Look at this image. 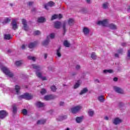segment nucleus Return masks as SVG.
I'll list each match as a JSON object with an SVG mask.
<instances>
[{
  "label": "nucleus",
  "mask_w": 130,
  "mask_h": 130,
  "mask_svg": "<svg viewBox=\"0 0 130 130\" xmlns=\"http://www.w3.org/2000/svg\"><path fill=\"white\" fill-rule=\"evenodd\" d=\"M32 67L33 69H35V70H36V73L37 77H38V78H40V79L41 78H42V74L40 73V70H41V68H40V66H37L35 64H34L32 65Z\"/></svg>",
  "instance_id": "f257e3e1"
},
{
  "label": "nucleus",
  "mask_w": 130,
  "mask_h": 130,
  "mask_svg": "<svg viewBox=\"0 0 130 130\" xmlns=\"http://www.w3.org/2000/svg\"><path fill=\"white\" fill-rule=\"evenodd\" d=\"M1 70L8 77L10 78H13V77H14V74H13L7 67H3L1 68Z\"/></svg>",
  "instance_id": "f03ea898"
},
{
  "label": "nucleus",
  "mask_w": 130,
  "mask_h": 130,
  "mask_svg": "<svg viewBox=\"0 0 130 130\" xmlns=\"http://www.w3.org/2000/svg\"><path fill=\"white\" fill-rule=\"evenodd\" d=\"M82 108L81 106H77L71 109V112L72 113H78Z\"/></svg>",
  "instance_id": "7ed1b4c3"
},
{
  "label": "nucleus",
  "mask_w": 130,
  "mask_h": 130,
  "mask_svg": "<svg viewBox=\"0 0 130 130\" xmlns=\"http://www.w3.org/2000/svg\"><path fill=\"white\" fill-rule=\"evenodd\" d=\"M20 98H22L23 99H26V100H30V99L33 98V96L28 92H26L23 95H20Z\"/></svg>",
  "instance_id": "20e7f679"
},
{
  "label": "nucleus",
  "mask_w": 130,
  "mask_h": 130,
  "mask_svg": "<svg viewBox=\"0 0 130 130\" xmlns=\"http://www.w3.org/2000/svg\"><path fill=\"white\" fill-rule=\"evenodd\" d=\"M98 25H102V26L106 27L108 25V20L105 19L103 21H99L97 22Z\"/></svg>",
  "instance_id": "39448f33"
},
{
  "label": "nucleus",
  "mask_w": 130,
  "mask_h": 130,
  "mask_svg": "<svg viewBox=\"0 0 130 130\" xmlns=\"http://www.w3.org/2000/svg\"><path fill=\"white\" fill-rule=\"evenodd\" d=\"M56 98V95H46L44 97L45 100H52V99H55Z\"/></svg>",
  "instance_id": "423d86ee"
},
{
  "label": "nucleus",
  "mask_w": 130,
  "mask_h": 130,
  "mask_svg": "<svg viewBox=\"0 0 130 130\" xmlns=\"http://www.w3.org/2000/svg\"><path fill=\"white\" fill-rule=\"evenodd\" d=\"M11 25L12 26V28L13 29V30H16L18 29V25H17V20H16V19L12 20Z\"/></svg>",
  "instance_id": "0eeeda50"
},
{
  "label": "nucleus",
  "mask_w": 130,
  "mask_h": 130,
  "mask_svg": "<svg viewBox=\"0 0 130 130\" xmlns=\"http://www.w3.org/2000/svg\"><path fill=\"white\" fill-rule=\"evenodd\" d=\"M62 18V15L59 14V15L54 14L52 16L51 21H53V20H55L56 19H61Z\"/></svg>",
  "instance_id": "6e6552de"
},
{
  "label": "nucleus",
  "mask_w": 130,
  "mask_h": 130,
  "mask_svg": "<svg viewBox=\"0 0 130 130\" xmlns=\"http://www.w3.org/2000/svg\"><path fill=\"white\" fill-rule=\"evenodd\" d=\"M22 24L23 25V28L25 31H28V26L27 25V21L24 19H22Z\"/></svg>",
  "instance_id": "1a4fd4ad"
},
{
  "label": "nucleus",
  "mask_w": 130,
  "mask_h": 130,
  "mask_svg": "<svg viewBox=\"0 0 130 130\" xmlns=\"http://www.w3.org/2000/svg\"><path fill=\"white\" fill-rule=\"evenodd\" d=\"M114 90L115 91V92H116L117 93H118L119 94H123V90L119 87H117V86H114Z\"/></svg>",
  "instance_id": "9d476101"
},
{
  "label": "nucleus",
  "mask_w": 130,
  "mask_h": 130,
  "mask_svg": "<svg viewBox=\"0 0 130 130\" xmlns=\"http://www.w3.org/2000/svg\"><path fill=\"white\" fill-rule=\"evenodd\" d=\"M20 90H21V87H20L19 85H15V89L12 90V93H15V94H17L18 95V94H19L20 92Z\"/></svg>",
  "instance_id": "9b49d317"
},
{
  "label": "nucleus",
  "mask_w": 130,
  "mask_h": 130,
  "mask_svg": "<svg viewBox=\"0 0 130 130\" xmlns=\"http://www.w3.org/2000/svg\"><path fill=\"white\" fill-rule=\"evenodd\" d=\"M8 115V113L5 111H0V118H5Z\"/></svg>",
  "instance_id": "f8f14e48"
},
{
  "label": "nucleus",
  "mask_w": 130,
  "mask_h": 130,
  "mask_svg": "<svg viewBox=\"0 0 130 130\" xmlns=\"http://www.w3.org/2000/svg\"><path fill=\"white\" fill-rule=\"evenodd\" d=\"M53 6H54V3L52 1H50L47 4L45 5V9H46V10H48V7H53Z\"/></svg>",
  "instance_id": "ddd939ff"
},
{
  "label": "nucleus",
  "mask_w": 130,
  "mask_h": 130,
  "mask_svg": "<svg viewBox=\"0 0 130 130\" xmlns=\"http://www.w3.org/2000/svg\"><path fill=\"white\" fill-rule=\"evenodd\" d=\"M68 118V116L67 115H62L58 117L56 119L58 121H62V120H64V119H67Z\"/></svg>",
  "instance_id": "4468645a"
},
{
  "label": "nucleus",
  "mask_w": 130,
  "mask_h": 130,
  "mask_svg": "<svg viewBox=\"0 0 130 130\" xmlns=\"http://www.w3.org/2000/svg\"><path fill=\"white\" fill-rule=\"evenodd\" d=\"M62 28L63 31V35H64V34H66V32H67V22H63V23H62Z\"/></svg>",
  "instance_id": "2eb2a0df"
},
{
  "label": "nucleus",
  "mask_w": 130,
  "mask_h": 130,
  "mask_svg": "<svg viewBox=\"0 0 130 130\" xmlns=\"http://www.w3.org/2000/svg\"><path fill=\"white\" fill-rule=\"evenodd\" d=\"M121 122V119H119V118H115L113 121V123L116 125L119 124V123H120Z\"/></svg>",
  "instance_id": "dca6fc26"
},
{
  "label": "nucleus",
  "mask_w": 130,
  "mask_h": 130,
  "mask_svg": "<svg viewBox=\"0 0 130 130\" xmlns=\"http://www.w3.org/2000/svg\"><path fill=\"white\" fill-rule=\"evenodd\" d=\"M61 26V22L59 21H56L54 22V28L56 29H59Z\"/></svg>",
  "instance_id": "f3484780"
},
{
  "label": "nucleus",
  "mask_w": 130,
  "mask_h": 130,
  "mask_svg": "<svg viewBox=\"0 0 130 130\" xmlns=\"http://www.w3.org/2000/svg\"><path fill=\"white\" fill-rule=\"evenodd\" d=\"M37 45V42H34L33 43H30L28 45L29 48H34Z\"/></svg>",
  "instance_id": "a211bd4d"
},
{
  "label": "nucleus",
  "mask_w": 130,
  "mask_h": 130,
  "mask_svg": "<svg viewBox=\"0 0 130 130\" xmlns=\"http://www.w3.org/2000/svg\"><path fill=\"white\" fill-rule=\"evenodd\" d=\"M68 23L69 26H73L74 24H75V20L73 18H70L68 20Z\"/></svg>",
  "instance_id": "6ab92c4d"
},
{
  "label": "nucleus",
  "mask_w": 130,
  "mask_h": 130,
  "mask_svg": "<svg viewBox=\"0 0 130 130\" xmlns=\"http://www.w3.org/2000/svg\"><path fill=\"white\" fill-rule=\"evenodd\" d=\"M83 116L76 117V122L77 123H81V122H82V121H83Z\"/></svg>",
  "instance_id": "aec40b11"
},
{
  "label": "nucleus",
  "mask_w": 130,
  "mask_h": 130,
  "mask_svg": "<svg viewBox=\"0 0 130 130\" xmlns=\"http://www.w3.org/2000/svg\"><path fill=\"white\" fill-rule=\"evenodd\" d=\"M108 27L109 28H110V29H111L112 30H116L117 29L116 25L113 24H110L108 25Z\"/></svg>",
  "instance_id": "412c9836"
},
{
  "label": "nucleus",
  "mask_w": 130,
  "mask_h": 130,
  "mask_svg": "<svg viewBox=\"0 0 130 130\" xmlns=\"http://www.w3.org/2000/svg\"><path fill=\"white\" fill-rule=\"evenodd\" d=\"M48 43H49V37H47V39L44 42H43V45H48Z\"/></svg>",
  "instance_id": "4be33fe9"
},
{
  "label": "nucleus",
  "mask_w": 130,
  "mask_h": 130,
  "mask_svg": "<svg viewBox=\"0 0 130 130\" xmlns=\"http://www.w3.org/2000/svg\"><path fill=\"white\" fill-rule=\"evenodd\" d=\"M36 105H37V107H39V108H40V107H44V103H41L40 102H38L36 103Z\"/></svg>",
  "instance_id": "5701e85b"
},
{
  "label": "nucleus",
  "mask_w": 130,
  "mask_h": 130,
  "mask_svg": "<svg viewBox=\"0 0 130 130\" xmlns=\"http://www.w3.org/2000/svg\"><path fill=\"white\" fill-rule=\"evenodd\" d=\"M83 31L84 35H87V34H89V32H90V30H89V28H88L87 27H84L83 28Z\"/></svg>",
  "instance_id": "b1692460"
},
{
  "label": "nucleus",
  "mask_w": 130,
  "mask_h": 130,
  "mask_svg": "<svg viewBox=\"0 0 130 130\" xmlns=\"http://www.w3.org/2000/svg\"><path fill=\"white\" fill-rule=\"evenodd\" d=\"M87 92H88V88H84L81 91L80 95H83V94H85V93H87Z\"/></svg>",
  "instance_id": "393cba45"
},
{
  "label": "nucleus",
  "mask_w": 130,
  "mask_h": 130,
  "mask_svg": "<svg viewBox=\"0 0 130 130\" xmlns=\"http://www.w3.org/2000/svg\"><path fill=\"white\" fill-rule=\"evenodd\" d=\"M18 112V109H17V106L16 105H13V112L14 114H16V113Z\"/></svg>",
  "instance_id": "a878e982"
},
{
  "label": "nucleus",
  "mask_w": 130,
  "mask_h": 130,
  "mask_svg": "<svg viewBox=\"0 0 130 130\" xmlns=\"http://www.w3.org/2000/svg\"><path fill=\"white\" fill-rule=\"evenodd\" d=\"M45 122H46V119L40 120L37 122V124H44Z\"/></svg>",
  "instance_id": "bb28decb"
},
{
  "label": "nucleus",
  "mask_w": 130,
  "mask_h": 130,
  "mask_svg": "<svg viewBox=\"0 0 130 130\" xmlns=\"http://www.w3.org/2000/svg\"><path fill=\"white\" fill-rule=\"evenodd\" d=\"M56 55L58 57L61 56V53H60V47H59L56 50Z\"/></svg>",
  "instance_id": "cd10ccee"
},
{
  "label": "nucleus",
  "mask_w": 130,
  "mask_h": 130,
  "mask_svg": "<svg viewBox=\"0 0 130 130\" xmlns=\"http://www.w3.org/2000/svg\"><path fill=\"white\" fill-rule=\"evenodd\" d=\"M38 23H43L45 22V18L44 17H40L38 19Z\"/></svg>",
  "instance_id": "c85d7f7f"
},
{
  "label": "nucleus",
  "mask_w": 130,
  "mask_h": 130,
  "mask_svg": "<svg viewBox=\"0 0 130 130\" xmlns=\"http://www.w3.org/2000/svg\"><path fill=\"white\" fill-rule=\"evenodd\" d=\"M4 38L7 40H10L12 39V37L10 34H5L4 36Z\"/></svg>",
  "instance_id": "c756f323"
},
{
  "label": "nucleus",
  "mask_w": 130,
  "mask_h": 130,
  "mask_svg": "<svg viewBox=\"0 0 130 130\" xmlns=\"http://www.w3.org/2000/svg\"><path fill=\"white\" fill-rule=\"evenodd\" d=\"M113 71L111 70H105L103 71V73L104 74H111V73H113Z\"/></svg>",
  "instance_id": "7c9ffc66"
},
{
  "label": "nucleus",
  "mask_w": 130,
  "mask_h": 130,
  "mask_svg": "<svg viewBox=\"0 0 130 130\" xmlns=\"http://www.w3.org/2000/svg\"><path fill=\"white\" fill-rule=\"evenodd\" d=\"M98 99H99V101H100V102H103L105 100L104 99V96H103V95L99 96L98 97Z\"/></svg>",
  "instance_id": "2f4dec72"
},
{
  "label": "nucleus",
  "mask_w": 130,
  "mask_h": 130,
  "mask_svg": "<svg viewBox=\"0 0 130 130\" xmlns=\"http://www.w3.org/2000/svg\"><path fill=\"white\" fill-rule=\"evenodd\" d=\"M88 115L92 117L93 115H94V111H92V110L90 109L88 110Z\"/></svg>",
  "instance_id": "473e14b6"
},
{
  "label": "nucleus",
  "mask_w": 130,
  "mask_h": 130,
  "mask_svg": "<svg viewBox=\"0 0 130 130\" xmlns=\"http://www.w3.org/2000/svg\"><path fill=\"white\" fill-rule=\"evenodd\" d=\"M63 45L66 47H70V44L69 43V42H68V41H64L63 42Z\"/></svg>",
  "instance_id": "72a5a7b5"
},
{
  "label": "nucleus",
  "mask_w": 130,
  "mask_h": 130,
  "mask_svg": "<svg viewBox=\"0 0 130 130\" xmlns=\"http://www.w3.org/2000/svg\"><path fill=\"white\" fill-rule=\"evenodd\" d=\"M9 22H11V19L9 18H6L5 19L4 21H3V24H7Z\"/></svg>",
  "instance_id": "f704fd0d"
},
{
  "label": "nucleus",
  "mask_w": 130,
  "mask_h": 130,
  "mask_svg": "<svg viewBox=\"0 0 130 130\" xmlns=\"http://www.w3.org/2000/svg\"><path fill=\"white\" fill-rule=\"evenodd\" d=\"M80 80L77 81V83H76L74 85V89H77V88H78V87L80 86Z\"/></svg>",
  "instance_id": "c9c22d12"
},
{
  "label": "nucleus",
  "mask_w": 130,
  "mask_h": 130,
  "mask_svg": "<svg viewBox=\"0 0 130 130\" xmlns=\"http://www.w3.org/2000/svg\"><path fill=\"white\" fill-rule=\"evenodd\" d=\"M108 3H105L103 5V9H108Z\"/></svg>",
  "instance_id": "e433bc0d"
},
{
  "label": "nucleus",
  "mask_w": 130,
  "mask_h": 130,
  "mask_svg": "<svg viewBox=\"0 0 130 130\" xmlns=\"http://www.w3.org/2000/svg\"><path fill=\"white\" fill-rule=\"evenodd\" d=\"M51 90L53 92H56V87H55V85H53L51 86Z\"/></svg>",
  "instance_id": "4c0bfd02"
},
{
  "label": "nucleus",
  "mask_w": 130,
  "mask_h": 130,
  "mask_svg": "<svg viewBox=\"0 0 130 130\" xmlns=\"http://www.w3.org/2000/svg\"><path fill=\"white\" fill-rule=\"evenodd\" d=\"M28 59H30V60H32L33 61H35V57L28 56L27 57Z\"/></svg>",
  "instance_id": "58836bf2"
},
{
  "label": "nucleus",
  "mask_w": 130,
  "mask_h": 130,
  "mask_svg": "<svg viewBox=\"0 0 130 130\" xmlns=\"http://www.w3.org/2000/svg\"><path fill=\"white\" fill-rule=\"evenodd\" d=\"M91 58H92V59H96V54H95L94 52H93L91 55Z\"/></svg>",
  "instance_id": "ea45409f"
},
{
  "label": "nucleus",
  "mask_w": 130,
  "mask_h": 130,
  "mask_svg": "<svg viewBox=\"0 0 130 130\" xmlns=\"http://www.w3.org/2000/svg\"><path fill=\"white\" fill-rule=\"evenodd\" d=\"M15 64H16V66H17V67H19V66H21V64H22V61H17L15 62Z\"/></svg>",
  "instance_id": "a19ab883"
},
{
  "label": "nucleus",
  "mask_w": 130,
  "mask_h": 130,
  "mask_svg": "<svg viewBox=\"0 0 130 130\" xmlns=\"http://www.w3.org/2000/svg\"><path fill=\"white\" fill-rule=\"evenodd\" d=\"M45 93H46V89L44 88L42 89L41 91V94H42V95H44Z\"/></svg>",
  "instance_id": "79ce46f5"
},
{
  "label": "nucleus",
  "mask_w": 130,
  "mask_h": 130,
  "mask_svg": "<svg viewBox=\"0 0 130 130\" xmlns=\"http://www.w3.org/2000/svg\"><path fill=\"white\" fill-rule=\"evenodd\" d=\"M22 112L24 115H26V114L28 113V111L25 109L22 110Z\"/></svg>",
  "instance_id": "37998d69"
},
{
  "label": "nucleus",
  "mask_w": 130,
  "mask_h": 130,
  "mask_svg": "<svg viewBox=\"0 0 130 130\" xmlns=\"http://www.w3.org/2000/svg\"><path fill=\"white\" fill-rule=\"evenodd\" d=\"M49 37V38H51V39H53V38H54V37H55V35H54V34H50V35L49 36H48Z\"/></svg>",
  "instance_id": "c03bdc74"
},
{
  "label": "nucleus",
  "mask_w": 130,
  "mask_h": 130,
  "mask_svg": "<svg viewBox=\"0 0 130 130\" xmlns=\"http://www.w3.org/2000/svg\"><path fill=\"white\" fill-rule=\"evenodd\" d=\"M34 34L35 35H39V34H40V31L36 30V31L34 32Z\"/></svg>",
  "instance_id": "a18cd8bd"
},
{
  "label": "nucleus",
  "mask_w": 130,
  "mask_h": 130,
  "mask_svg": "<svg viewBox=\"0 0 130 130\" xmlns=\"http://www.w3.org/2000/svg\"><path fill=\"white\" fill-rule=\"evenodd\" d=\"M123 50L122 49L118 50V53L120 54H122Z\"/></svg>",
  "instance_id": "49530a36"
},
{
  "label": "nucleus",
  "mask_w": 130,
  "mask_h": 130,
  "mask_svg": "<svg viewBox=\"0 0 130 130\" xmlns=\"http://www.w3.org/2000/svg\"><path fill=\"white\" fill-rule=\"evenodd\" d=\"M127 57H128V59H130V49L128 50Z\"/></svg>",
  "instance_id": "de8ad7c7"
},
{
  "label": "nucleus",
  "mask_w": 130,
  "mask_h": 130,
  "mask_svg": "<svg viewBox=\"0 0 130 130\" xmlns=\"http://www.w3.org/2000/svg\"><path fill=\"white\" fill-rule=\"evenodd\" d=\"M27 5H28L29 7H31V6H32V5H33V2H28V3H27Z\"/></svg>",
  "instance_id": "09e8293b"
},
{
  "label": "nucleus",
  "mask_w": 130,
  "mask_h": 130,
  "mask_svg": "<svg viewBox=\"0 0 130 130\" xmlns=\"http://www.w3.org/2000/svg\"><path fill=\"white\" fill-rule=\"evenodd\" d=\"M60 106H63L64 105V103L63 102H60L59 103Z\"/></svg>",
  "instance_id": "8fccbe9b"
},
{
  "label": "nucleus",
  "mask_w": 130,
  "mask_h": 130,
  "mask_svg": "<svg viewBox=\"0 0 130 130\" xmlns=\"http://www.w3.org/2000/svg\"><path fill=\"white\" fill-rule=\"evenodd\" d=\"M80 68H81V67L79 65H77L76 67V70H80Z\"/></svg>",
  "instance_id": "3c124183"
},
{
  "label": "nucleus",
  "mask_w": 130,
  "mask_h": 130,
  "mask_svg": "<svg viewBox=\"0 0 130 130\" xmlns=\"http://www.w3.org/2000/svg\"><path fill=\"white\" fill-rule=\"evenodd\" d=\"M41 79H42V81H46V77H42L41 78Z\"/></svg>",
  "instance_id": "603ef678"
},
{
  "label": "nucleus",
  "mask_w": 130,
  "mask_h": 130,
  "mask_svg": "<svg viewBox=\"0 0 130 130\" xmlns=\"http://www.w3.org/2000/svg\"><path fill=\"white\" fill-rule=\"evenodd\" d=\"M118 80V78H117V77H114L113 79V81H114V82L117 81Z\"/></svg>",
  "instance_id": "864d4df0"
},
{
  "label": "nucleus",
  "mask_w": 130,
  "mask_h": 130,
  "mask_svg": "<svg viewBox=\"0 0 130 130\" xmlns=\"http://www.w3.org/2000/svg\"><path fill=\"white\" fill-rule=\"evenodd\" d=\"M121 46H126V43H122L121 44Z\"/></svg>",
  "instance_id": "5fc2aeb1"
},
{
  "label": "nucleus",
  "mask_w": 130,
  "mask_h": 130,
  "mask_svg": "<svg viewBox=\"0 0 130 130\" xmlns=\"http://www.w3.org/2000/svg\"><path fill=\"white\" fill-rule=\"evenodd\" d=\"M21 48H22V49H25V45H22V46H21Z\"/></svg>",
  "instance_id": "6e6d98bb"
},
{
  "label": "nucleus",
  "mask_w": 130,
  "mask_h": 130,
  "mask_svg": "<svg viewBox=\"0 0 130 130\" xmlns=\"http://www.w3.org/2000/svg\"><path fill=\"white\" fill-rule=\"evenodd\" d=\"M104 119H105L106 120H108V119H109V118H108V116H106L104 117Z\"/></svg>",
  "instance_id": "4d7b16f0"
},
{
  "label": "nucleus",
  "mask_w": 130,
  "mask_h": 130,
  "mask_svg": "<svg viewBox=\"0 0 130 130\" xmlns=\"http://www.w3.org/2000/svg\"><path fill=\"white\" fill-rule=\"evenodd\" d=\"M44 58L45 59H46V58H47V54H45V55H44Z\"/></svg>",
  "instance_id": "13d9d810"
},
{
  "label": "nucleus",
  "mask_w": 130,
  "mask_h": 130,
  "mask_svg": "<svg viewBox=\"0 0 130 130\" xmlns=\"http://www.w3.org/2000/svg\"><path fill=\"white\" fill-rule=\"evenodd\" d=\"M119 55L117 53L115 54V57H118Z\"/></svg>",
  "instance_id": "bf43d9fd"
},
{
  "label": "nucleus",
  "mask_w": 130,
  "mask_h": 130,
  "mask_svg": "<svg viewBox=\"0 0 130 130\" xmlns=\"http://www.w3.org/2000/svg\"><path fill=\"white\" fill-rule=\"evenodd\" d=\"M31 11H32V12H36V8H32Z\"/></svg>",
  "instance_id": "052dcab7"
},
{
  "label": "nucleus",
  "mask_w": 130,
  "mask_h": 130,
  "mask_svg": "<svg viewBox=\"0 0 130 130\" xmlns=\"http://www.w3.org/2000/svg\"><path fill=\"white\" fill-rule=\"evenodd\" d=\"M86 3H87V4H90V3H91V1L90 0H86Z\"/></svg>",
  "instance_id": "680f3d73"
},
{
  "label": "nucleus",
  "mask_w": 130,
  "mask_h": 130,
  "mask_svg": "<svg viewBox=\"0 0 130 130\" xmlns=\"http://www.w3.org/2000/svg\"><path fill=\"white\" fill-rule=\"evenodd\" d=\"M127 12H130V6L128 7V8L127 9Z\"/></svg>",
  "instance_id": "e2e57ef3"
},
{
  "label": "nucleus",
  "mask_w": 130,
  "mask_h": 130,
  "mask_svg": "<svg viewBox=\"0 0 130 130\" xmlns=\"http://www.w3.org/2000/svg\"><path fill=\"white\" fill-rule=\"evenodd\" d=\"M123 105V104H122V103H119V106H122Z\"/></svg>",
  "instance_id": "0e129e2a"
},
{
  "label": "nucleus",
  "mask_w": 130,
  "mask_h": 130,
  "mask_svg": "<svg viewBox=\"0 0 130 130\" xmlns=\"http://www.w3.org/2000/svg\"><path fill=\"white\" fill-rule=\"evenodd\" d=\"M95 82H97L98 83L100 82L99 80H98V79H95Z\"/></svg>",
  "instance_id": "69168bd1"
},
{
  "label": "nucleus",
  "mask_w": 130,
  "mask_h": 130,
  "mask_svg": "<svg viewBox=\"0 0 130 130\" xmlns=\"http://www.w3.org/2000/svg\"><path fill=\"white\" fill-rule=\"evenodd\" d=\"M8 52H11V50H8Z\"/></svg>",
  "instance_id": "338daca9"
},
{
  "label": "nucleus",
  "mask_w": 130,
  "mask_h": 130,
  "mask_svg": "<svg viewBox=\"0 0 130 130\" xmlns=\"http://www.w3.org/2000/svg\"><path fill=\"white\" fill-rule=\"evenodd\" d=\"M50 112H53V110H51L50 111Z\"/></svg>",
  "instance_id": "774afa93"
}]
</instances>
